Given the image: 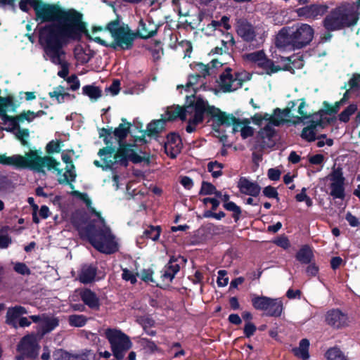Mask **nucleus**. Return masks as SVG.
Listing matches in <instances>:
<instances>
[{
	"label": "nucleus",
	"mask_w": 360,
	"mask_h": 360,
	"mask_svg": "<svg viewBox=\"0 0 360 360\" xmlns=\"http://www.w3.org/2000/svg\"><path fill=\"white\" fill-rule=\"evenodd\" d=\"M328 178L331 181L330 195L334 198L343 199L345 196V178L343 176L342 168L340 166L335 167V165H334Z\"/></svg>",
	"instance_id": "obj_16"
},
{
	"label": "nucleus",
	"mask_w": 360,
	"mask_h": 360,
	"mask_svg": "<svg viewBox=\"0 0 360 360\" xmlns=\"http://www.w3.org/2000/svg\"><path fill=\"white\" fill-rule=\"evenodd\" d=\"M37 150H30L25 153V155H14L6 156L5 154L0 155V164L3 165L13 166L16 169H29L37 172H44L43 168L46 167L47 169L56 171L60 174L62 169L58 168L60 162L52 156L41 157Z\"/></svg>",
	"instance_id": "obj_4"
},
{
	"label": "nucleus",
	"mask_w": 360,
	"mask_h": 360,
	"mask_svg": "<svg viewBox=\"0 0 360 360\" xmlns=\"http://www.w3.org/2000/svg\"><path fill=\"white\" fill-rule=\"evenodd\" d=\"M104 30L108 31L113 38V41L110 44L100 37L92 38L90 35V38L86 37L103 46L114 50H117L118 48L122 50H129L133 47L136 34L128 25L122 23L119 15H117L115 20L108 22Z\"/></svg>",
	"instance_id": "obj_8"
},
{
	"label": "nucleus",
	"mask_w": 360,
	"mask_h": 360,
	"mask_svg": "<svg viewBox=\"0 0 360 360\" xmlns=\"http://www.w3.org/2000/svg\"><path fill=\"white\" fill-rule=\"evenodd\" d=\"M263 195L268 198H274L278 202L280 198L276 188L271 186H267L262 191Z\"/></svg>",
	"instance_id": "obj_54"
},
{
	"label": "nucleus",
	"mask_w": 360,
	"mask_h": 360,
	"mask_svg": "<svg viewBox=\"0 0 360 360\" xmlns=\"http://www.w3.org/2000/svg\"><path fill=\"white\" fill-rule=\"evenodd\" d=\"M216 191V187L211 183L207 181H202L201 188L199 191L200 195H212Z\"/></svg>",
	"instance_id": "obj_50"
},
{
	"label": "nucleus",
	"mask_w": 360,
	"mask_h": 360,
	"mask_svg": "<svg viewBox=\"0 0 360 360\" xmlns=\"http://www.w3.org/2000/svg\"><path fill=\"white\" fill-rule=\"evenodd\" d=\"M66 172L63 174V178H58V182L59 184H68L73 189L75 188L72 182H74L77 177L76 172H71L69 169V165L66 166Z\"/></svg>",
	"instance_id": "obj_36"
},
{
	"label": "nucleus",
	"mask_w": 360,
	"mask_h": 360,
	"mask_svg": "<svg viewBox=\"0 0 360 360\" xmlns=\"http://www.w3.org/2000/svg\"><path fill=\"white\" fill-rule=\"evenodd\" d=\"M13 269L15 272L22 276L30 275L31 274L30 268L23 262H16L13 266Z\"/></svg>",
	"instance_id": "obj_57"
},
{
	"label": "nucleus",
	"mask_w": 360,
	"mask_h": 360,
	"mask_svg": "<svg viewBox=\"0 0 360 360\" xmlns=\"http://www.w3.org/2000/svg\"><path fill=\"white\" fill-rule=\"evenodd\" d=\"M301 138L308 142L316 140V131L304 127L300 135Z\"/></svg>",
	"instance_id": "obj_53"
},
{
	"label": "nucleus",
	"mask_w": 360,
	"mask_h": 360,
	"mask_svg": "<svg viewBox=\"0 0 360 360\" xmlns=\"http://www.w3.org/2000/svg\"><path fill=\"white\" fill-rule=\"evenodd\" d=\"M358 110L357 105L352 103L349 105L344 110H342L338 115V119L340 122L347 123L349 121L351 115H352Z\"/></svg>",
	"instance_id": "obj_42"
},
{
	"label": "nucleus",
	"mask_w": 360,
	"mask_h": 360,
	"mask_svg": "<svg viewBox=\"0 0 360 360\" xmlns=\"http://www.w3.org/2000/svg\"><path fill=\"white\" fill-rule=\"evenodd\" d=\"M200 75L198 74L195 75H190L188 78V82H186L185 86L183 85H178L177 89L179 88H185L187 91L191 87L193 86L195 84H198L200 79Z\"/></svg>",
	"instance_id": "obj_56"
},
{
	"label": "nucleus",
	"mask_w": 360,
	"mask_h": 360,
	"mask_svg": "<svg viewBox=\"0 0 360 360\" xmlns=\"http://www.w3.org/2000/svg\"><path fill=\"white\" fill-rule=\"evenodd\" d=\"M276 134V129L273 125L266 124L258 131L257 136L262 140V148H272L275 146L274 136Z\"/></svg>",
	"instance_id": "obj_26"
},
{
	"label": "nucleus",
	"mask_w": 360,
	"mask_h": 360,
	"mask_svg": "<svg viewBox=\"0 0 360 360\" xmlns=\"http://www.w3.org/2000/svg\"><path fill=\"white\" fill-rule=\"evenodd\" d=\"M314 35V28L307 23H297L291 27L282 28L276 37L278 48L301 49L309 45Z\"/></svg>",
	"instance_id": "obj_7"
},
{
	"label": "nucleus",
	"mask_w": 360,
	"mask_h": 360,
	"mask_svg": "<svg viewBox=\"0 0 360 360\" xmlns=\"http://www.w3.org/2000/svg\"><path fill=\"white\" fill-rule=\"evenodd\" d=\"M262 121L266 120L269 121V123L270 125L278 127L282 123L284 122V120L282 119H278L276 116H274V114L272 115H269V113H264L263 115H262Z\"/></svg>",
	"instance_id": "obj_55"
},
{
	"label": "nucleus",
	"mask_w": 360,
	"mask_h": 360,
	"mask_svg": "<svg viewBox=\"0 0 360 360\" xmlns=\"http://www.w3.org/2000/svg\"><path fill=\"white\" fill-rule=\"evenodd\" d=\"M99 138L103 139L106 146L101 148L98 152L100 157L104 156L102 160L105 162V167L108 169H112L115 165L127 167L129 165V155L131 148L134 144L129 143H118L119 147L116 149L112 141V128H101L99 129Z\"/></svg>",
	"instance_id": "obj_5"
},
{
	"label": "nucleus",
	"mask_w": 360,
	"mask_h": 360,
	"mask_svg": "<svg viewBox=\"0 0 360 360\" xmlns=\"http://www.w3.org/2000/svg\"><path fill=\"white\" fill-rule=\"evenodd\" d=\"M288 61H289L293 66V68L297 69L302 68L304 66V60L303 56H291L286 58Z\"/></svg>",
	"instance_id": "obj_61"
},
{
	"label": "nucleus",
	"mask_w": 360,
	"mask_h": 360,
	"mask_svg": "<svg viewBox=\"0 0 360 360\" xmlns=\"http://www.w3.org/2000/svg\"><path fill=\"white\" fill-rule=\"evenodd\" d=\"M60 143L61 142L59 140H52L50 142H49L46 146V151L48 153V155L59 153L60 151L61 148Z\"/></svg>",
	"instance_id": "obj_51"
},
{
	"label": "nucleus",
	"mask_w": 360,
	"mask_h": 360,
	"mask_svg": "<svg viewBox=\"0 0 360 360\" xmlns=\"http://www.w3.org/2000/svg\"><path fill=\"white\" fill-rule=\"evenodd\" d=\"M186 103L188 104V108H191L194 111V115L192 119L188 121L186 131L188 133H193L196 129V126L204 121L205 115L208 118L207 122H212V124L217 122V117L212 114L217 113L212 110L217 109L214 105H210L207 101L200 97H195L194 95L186 96Z\"/></svg>",
	"instance_id": "obj_10"
},
{
	"label": "nucleus",
	"mask_w": 360,
	"mask_h": 360,
	"mask_svg": "<svg viewBox=\"0 0 360 360\" xmlns=\"http://www.w3.org/2000/svg\"><path fill=\"white\" fill-rule=\"evenodd\" d=\"M146 155L141 156L137 154L134 149L131 148L129 160L131 161L134 164H139L142 162H146L147 165H149L150 162V156L147 153H144Z\"/></svg>",
	"instance_id": "obj_48"
},
{
	"label": "nucleus",
	"mask_w": 360,
	"mask_h": 360,
	"mask_svg": "<svg viewBox=\"0 0 360 360\" xmlns=\"http://www.w3.org/2000/svg\"><path fill=\"white\" fill-rule=\"evenodd\" d=\"M251 303L256 310L264 311L267 316L280 317L283 310V301L280 298L253 294L251 296Z\"/></svg>",
	"instance_id": "obj_12"
},
{
	"label": "nucleus",
	"mask_w": 360,
	"mask_h": 360,
	"mask_svg": "<svg viewBox=\"0 0 360 360\" xmlns=\"http://www.w3.org/2000/svg\"><path fill=\"white\" fill-rule=\"evenodd\" d=\"M65 87L58 85L56 86L53 91H51L49 93V96L51 98H56L58 103H61L60 97L65 93Z\"/></svg>",
	"instance_id": "obj_64"
},
{
	"label": "nucleus",
	"mask_w": 360,
	"mask_h": 360,
	"mask_svg": "<svg viewBox=\"0 0 360 360\" xmlns=\"http://www.w3.org/2000/svg\"><path fill=\"white\" fill-rule=\"evenodd\" d=\"M360 18V11L349 1H342L328 11L323 18L321 25L329 31H341L352 28L357 25Z\"/></svg>",
	"instance_id": "obj_6"
},
{
	"label": "nucleus",
	"mask_w": 360,
	"mask_h": 360,
	"mask_svg": "<svg viewBox=\"0 0 360 360\" xmlns=\"http://www.w3.org/2000/svg\"><path fill=\"white\" fill-rule=\"evenodd\" d=\"M323 106L324 108L320 109L318 112L311 114V117L315 118L318 117V115H320L321 117H324L323 116L325 115H331L336 114V112L333 110V105H331L328 101H323Z\"/></svg>",
	"instance_id": "obj_47"
},
{
	"label": "nucleus",
	"mask_w": 360,
	"mask_h": 360,
	"mask_svg": "<svg viewBox=\"0 0 360 360\" xmlns=\"http://www.w3.org/2000/svg\"><path fill=\"white\" fill-rule=\"evenodd\" d=\"M96 354L91 349H84L79 354H73V360H96Z\"/></svg>",
	"instance_id": "obj_46"
},
{
	"label": "nucleus",
	"mask_w": 360,
	"mask_h": 360,
	"mask_svg": "<svg viewBox=\"0 0 360 360\" xmlns=\"http://www.w3.org/2000/svg\"><path fill=\"white\" fill-rule=\"evenodd\" d=\"M167 141L163 143L165 153L171 158L174 159L180 153L182 148L181 136L176 132H170L167 136Z\"/></svg>",
	"instance_id": "obj_21"
},
{
	"label": "nucleus",
	"mask_w": 360,
	"mask_h": 360,
	"mask_svg": "<svg viewBox=\"0 0 360 360\" xmlns=\"http://www.w3.org/2000/svg\"><path fill=\"white\" fill-rule=\"evenodd\" d=\"M314 257L311 248L307 245H303L296 253L295 259L302 264H310Z\"/></svg>",
	"instance_id": "obj_32"
},
{
	"label": "nucleus",
	"mask_w": 360,
	"mask_h": 360,
	"mask_svg": "<svg viewBox=\"0 0 360 360\" xmlns=\"http://www.w3.org/2000/svg\"><path fill=\"white\" fill-rule=\"evenodd\" d=\"M326 356L328 360H347L344 353L338 347L328 349Z\"/></svg>",
	"instance_id": "obj_44"
},
{
	"label": "nucleus",
	"mask_w": 360,
	"mask_h": 360,
	"mask_svg": "<svg viewBox=\"0 0 360 360\" xmlns=\"http://www.w3.org/2000/svg\"><path fill=\"white\" fill-rule=\"evenodd\" d=\"M227 271L226 270H219L218 271V277L217 283L219 287H224L228 285L229 278L226 276Z\"/></svg>",
	"instance_id": "obj_60"
},
{
	"label": "nucleus",
	"mask_w": 360,
	"mask_h": 360,
	"mask_svg": "<svg viewBox=\"0 0 360 360\" xmlns=\"http://www.w3.org/2000/svg\"><path fill=\"white\" fill-rule=\"evenodd\" d=\"M86 221L87 217L84 212L78 211L72 214V223L82 240H87L94 248L103 254L112 255L118 251V245L109 227L98 226L94 222L83 226Z\"/></svg>",
	"instance_id": "obj_3"
},
{
	"label": "nucleus",
	"mask_w": 360,
	"mask_h": 360,
	"mask_svg": "<svg viewBox=\"0 0 360 360\" xmlns=\"http://www.w3.org/2000/svg\"><path fill=\"white\" fill-rule=\"evenodd\" d=\"M53 357L54 360H73V354L61 349L56 350Z\"/></svg>",
	"instance_id": "obj_52"
},
{
	"label": "nucleus",
	"mask_w": 360,
	"mask_h": 360,
	"mask_svg": "<svg viewBox=\"0 0 360 360\" xmlns=\"http://www.w3.org/2000/svg\"><path fill=\"white\" fill-rule=\"evenodd\" d=\"M122 278L126 281H130L131 284H135L137 282L136 275L127 268L122 270Z\"/></svg>",
	"instance_id": "obj_63"
},
{
	"label": "nucleus",
	"mask_w": 360,
	"mask_h": 360,
	"mask_svg": "<svg viewBox=\"0 0 360 360\" xmlns=\"http://www.w3.org/2000/svg\"><path fill=\"white\" fill-rule=\"evenodd\" d=\"M309 118H311V120H309V125L305 127L314 131H316L317 127L324 129L328 124H331L335 120V117H322L320 115L315 118L313 117Z\"/></svg>",
	"instance_id": "obj_34"
},
{
	"label": "nucleus",
	"mask_w": 360,
	"mask_h": 360,
	"mask_svg": "<svg viewBox=\"0 0 360 360\" xmlns=\"http://www.w3.org/2000/svg\"><path fill=\"white\" fill-rule=\"evenodd\" d=\"M309 340L303 338L300 341L299 347L293 348L292 351L295 356L301 358L302 360H308L309 358Z\"/></svg>",
	"instance_id": "obj_33"
},
{
	"label": "nucleus",
	"mask_w": 360,
	"mask_h": 360,
	"mask_svg": "<svg viewBox=\"0 0 360 360\" xmlns=\"http://www.w3.org/2000/svg\"><path fill=\"white\" fill-rule=\"evenodd\" d=\"M232 69L226 68L219 76V84L224 92L234 91L242 87L243 80L239 78V74L236 73L235 77L231 74Z\"/></svg>",
	"instance_id": "obj_20"
},
{
	"label": "nucleus",
	"mask_w": 360,
	"mask_h": 360,
	"mask_svg": "<svg viewBox=\"0 0 360 360\" xmlns=\"http://www.w3.org/2000/svg\"><path fill=\"white\" fill-rule=\"evenodd\" d=\"M351 90L360 89V74H354L348 82Z\"/></svg>",
	"instance_id": "obj_62"
},
{
	"label": "nucleus",
	"mask_w": 360,
	"mask_h": 360,
	"mask_svg": "<svg viewBox=\"0 0 360 360\" xmlns=\"http://www.w3.org/2000/svg\"><path fill=\"white\" fill-rule=\"evenodd\" d=\"M27 309L20 305L9 307L6 315V323L14 328H18V320L23 314H27Z\"/></svg>",
	"instance_id": "obj_27"
},
{
	"label": "nucleus",
	"mask_w": 360,
	"mask_h": 360,
	"mask_svg": "<svg viewBox=\"0 0 360 360\" xmlns=\"http://www.w3.org/2000/svg\"><path fill=\"white\" fill-rule=\"evenodd\" d=\"M165 270L164 271L163 274H162L161 277L163 279H168L170 282L172 281L174 278L175 277L176 274L180 270V266L178 264H166L165 265Z\"/></svg>",
	"instance_id": "obj_40"
},
{
	"label": "nucleus",
	"mask_w": 360,
	"mask_h": 360,
	"mask_svg": "<svg viewBox=\"0 0 360 360\" xmlns=\"http://www.w3.org/2000/svg\"><path fill=\"white\" fill-rule=\"evenodd\" d=\"M19 103H17L15 97L11 95L7 96H0V118L4 124L9 123L7 127H2L1 130H5L7 132L14 133L15 130H18L15 133V138L20 141V143L25 146L28 145L27 139L30 136L28 129H21L20 126V121L18 115L11 116L7 114L6 109L11 107L13 111H15L18 107Z\"/></svg>",
	"instance_id": "obj_9"
},
{
	"label": "nucleus",
	"mask_w": 360,
	"mask_h": 360,
	"mask_svg": "<svg viewBox=\"0 0 360 360\" xmlns=\"http://www.w3.org/2000/svg\"><path fill=\"white\" fill-rule=\"evenodd\" d=\"M237 186L241 193L252 197L258 196L261 192V187L257 182L250 181L245 176L239 179Z\"/></svg>",
	"instance_id": "obj_25"
},
{
	"label": "nucleus",
	"mask_w": 360,
	"mask_h": 360,
	"mask_svg": "<svg viewBox=\"0 0 360 360\" xmlns=\"http://www.w3.org/2000/svg\"><path fill=\"white\" fill-rule=\"evenodd\" d=\"M256 27L247 19L240 18L236 23V32L243 41L252 44V48H259L262 41H259L257 37Z\"/></svg>",
	"instance_id": "obj_15"
},
{
	"label": "nucleus",
	"mask_w": 360,
	"mask_h": 360,
	"mask_svg": "<svg viewBox=\"0 0 360 360\" xmlns=\"http://www.w3.org/2000/svg\"><path fill=\"white\" fill-rule=\"evenodd\" d=\"M59 325V319L57 317H50L43 314L42 323L40 325L39 333L41 336L51 333Z\"/></svg>",
	"instance_id": "obj_30"
},
{
	"label": "nucleus",
	"mask_w": 360,
	"mask_h": 360,
	"mask_svg": "<svg viewBox=\"0 0 360 360\" xmlns=\"http://www.w3.org/2000/svg\"><path fill=\"white\" fill-rule=\"evenodd\" d=\"M79 297L83 303L94 311H98L101 307V302L96 293L90 288H82L79 291Z\"/></svg>",
	"instance_id": "obj_24"
},
{
	"label": "nucleus",
	"mask_w": 360,
	"mask_h": 360,
	"mask_svg": "<svg viewBox=\"0 0 360 360\" xmlns=\"http://www.w3.org/2000/svg\"><path fill=\"white\" fill-rule=\"evenodd\" d=\"M347 319V315L338 309H330L326 314V323L336 329L345 326Z\"/></svg>",
	"instance_id": "obj_22"
},
{
	"label": "nucleus",
	"mask_w": 360,
	"mask_h": 360,
	"mask_svg": "<svg viewBox=\"0 0 360 360\" xmlns=\"http://www.w3.org/2000/svg\"><path fill=\"white\" fill-rule=\"evenodd\" d=\"M98 267L94 264H84L78 271V280L83 284H89L96 281Z\"/></svg>",
	"instance_id": "obj_23"
},
{
	"label": "nucleus",
	"mask_w": 360,
	"mask_h": 360,
	"mask_svg": "<svg viewBox=\"0 0 360 360\" xmlns=\"http://www.w3.org/2000/svg\"><path fill=\"white\" fill-rule=\"evenodd\" d=\"M224 165L218 161H212L207 164V171L212 174V176L217 179L223 174L221 169Z\"/></svg>",
	"instance_id": "obj_41"
},
{
	"label": "nucleus",
	"mask_w": 360,
	"mask_h": 360,
	"mask_svg": "<svg viewBox=\"0 0 360 360\" xmlns=\"http://www.w3.org/2000/svg\"><path fill=\"white\" fill-rule=\"evenodd\" d=\"M71 195L78 198L79 200L83 201L87 207L91 208V210L93 213H94L96 216L101 217L100 212H96L94 208L91 207L92 202L86 193H81L79 191H72Z\"/></svg>",
	"instance_id": "obj_43"
},
{
	"label": "nucleus",
	"mask_w": 360,
	"mask_h": 360,
	"mask_svg": "<svg viewBox=\"0 0 360 360\" xmlns=\"http://www.w3.org/2000/svg\"><path fill=\"white\" fill-rule=\"evenodd\" d=\"M84 37L90 38L88 23L83 15L63 27L51 31L47 37L39 41L50 61L60 66L61 70L58 72L60 78L65 79L69 74V63L65 60L64 47L81 42Z\"/></svg>",
	"instance_id": "obj_1"
},
{
	"label": "nucleus",
	"mask_w": 360,
	"mask_h": 360,
	"mask_svg": "<svg viewBox=\"0 0 360 360\" xmlns=\"http://www.w3.org/2000/svg\"><path fill=\"white\" fill-rule=\"evenodd\" d=\"M32 7L35 13V20L47 23L39 30V41L47 37L51 31L57 30L84 14L75 8H65L58 3L51 4L43 0H20V9L27 13Z\"/></svg>",
	"instance_id": "obj_2"
},
{
	"label": "nucleus",
	"mask_w": 360,
	"mask_h": 360,
	"mask_svg": "<svg viewBox=\"0 0 360 360\" xmlns=\"http://www.w3.org/2000/svg\"><path fill=\"white\" fill-rule=\"evenodd\" d=\"M256 330L257 327L252 322H245L243 328V333L246 338H250V337H252L255 334Z\"/></svg>",
	"instance_id": "obj_59"
},
{
	"label": "nucleus",
	"mask_w": 360,
	"mask_h": 360,
	"mask_svg": "<svg viewBox=\"0 0 360 360\" xmlns=\"http://www.w3.org/2000/svg\"><path fill=\"white\" fill-rule=\"evenodd\" d=\"M112 355L117 360H122L128 350L132 347L129 337L120 330L108 328L105 330Z\"/></svg>",
	"instance_id": "obj_11"
},
{
	"label": "nucleus",
	"mask_w": 360,
	"mask_h": 360,
	"mask_svg": "<svg viewBox=\"0 0 360 360\" xmlns=\"http://www.w3.org/2000/svg\"><path fill=\"white\" fill-rule=\"evenodd\" d=\"M212 110L216 111L217 113L212 114L213 116L217 117V122L211 124L212 130L220 134L221 127H233V133H236L239 131V127L243 126H248L250 123V120L248 118L240 120L235 117L233 114L227 113L226 112L221 110L219 108L213 109Z\"/></svg>",
	"instance_id": "obj_13"
},
{
	"label": "nucleus",
	"mask_w": 360,
	"mask_h": 360,
	"mask_svg": "<svg viewBox=\"0 0 360 360\" xmlns=\"http://www.w3.org/2000/svg\"><path fill=\"white\" fill-rule=\"evenodd\" d=\"M197 70L199 72L198 75H200V77L205 78L207 76L210 75L212 72H210V64L205 65L202 63L196 64Z\"/></svg>",
	"instance_id": "obj_58"
},
{
	"label": "nucleus",
	"mask_w": 360,
	"mask_h": 360,
	"mask_svg": "<svg viewBox=\"0 0 360 360\" xmlns=\"http://www.w3.org/2000/svg\"><path fill=\"white\" fill-rule=\"evenodd\" d=\"M165 130V120L162 119L153 120L147 124L146 130H141L142 132L141 136H134V143L136 146V143H141L146 144L148 143L146 139V135L149 137H153L155 140L159 141V135Z\"/></svg>",
	"instance_id": "obj_19"
},
{
	"label": "nucleus",
	"mask_w": 360,
	"mask_h": 360,
	"mask_svg": "<svg viewBox=\"0 0 360 360\" xmlns=\"http://www.w3.org/2000/svg\"><path fill=\"white\" fill-rule=\"evenodd\" d=\"M153 25L155 27L153 30H148L146 22H144L143 20H141L139 25V37L143 39L154 37L157 34L158 27L155 25Z\"/></svg>",
	"instance_id": "obj_35"
},
{
	"label": "nucleus",
	"mask_w": 360,
	"mask_h": 360,
	"mask_svg": "<svg viewBox=\"0 0 360 360\" xmlns=\"http://www.w3.org/2000/svg\"><path fill=\"white\" fill-rule=\"evenodd\" d=\"M82 94L91 99L97 100L102 96V91L98 86L86 85L82 87Z\"/></svg>",
	"instance_id": "obj_39"
},
{
	"label": "nucleus",
	"mask_w": 360,
	"mask_h": 360,
	"mask_svg": "<svg viewBox=\"0 0 360 360\" xmlns=\"http://www.w3.org/2000/svg\"><path fill=\"white\" fill-rule=\"evenodd\" d=\"M13 280V274L10 270L5 269L4 266L0 264V284L4 285L11 282Z\"/></svg>",
	"instance_id": "obj_49"
},
{
	"label": "nucleus",
	"mask_w": 360,
	"mask_h": 360,
	"mask_svg": "<svg viewBox=\"0 0 360 360\" xmlns=\"http://www.w3.org/2000/svg\"><path fill=\"white\" fill-rule=\"evenodd\" d=\"M221 198L224 202V208L227 211L233 212L232 217L233 218L234 221L237 222L240 219L242 213L240 207L237 205L234 202L229 201L230 195L227 193L223 195Z\"/></svg>",
	"instance_id": "obj_31"
},
{
	"label": "nucleus",
	"mask_w": 360,
	"mask_h": 360,
	"mask_svg": "<svg viewBox=\"0 0 360 360\" xmlns=\"http://www.w3.org/2000/svg\"><path fill=\"white\" fill-rule=\"evenodd\" d=\"M162 232V228L160 226L149 225L144 230L143 236L146 238L151 239L153 241H157Z\"/></svg>",
	"instance_id": "obj_37"
},
{
	"label": "nucleus",
	"mask_w": 360,
	"mask_h": 360,
	"mask_svg": "<svg viewBox=\"0 0 360 360\" xmlns=\"http://www.w3.org/2000/svg\"><path fill=\"white\" fill-rule=\"evenodd\" d=\"M121 120L122 123L114 130L112 129V134H113L117 139L118 143H127L125 139L129 134L130 128L132 125L131 122L127 121L126 118L122 117Z\"/></svg>",
	"instance_id": "obj_29"
},
{
	"label": "nucleus",
	"mask_w": 360,
	"mask_h": 360,
	"mask_svg": "<svg viewBox=\"0 0 360 360\" xmlns=\"http://www.w3.org/2000/svg\"><path fill=\"white\" fill-rule=\"evenodd\" d=\"M295 101H290L288 103V105L285 108L281 110L278 108H276V109H274V115L276 116L278 119L282 120H283V117H290L291 115V110L295 107Z\"/></svg>",
	"instance_id": "obj_45"
},
{
	"label": "nucleus",
	"mask_w": 360,
	"mask_h": 360,
	"mask_svg": "<svg viewBox=\"0 0 360 360\" xmlns=\"http://www.w3.org/2000/svg\"><path fill=\"white\" fill-rule=\"evenodd\" d=\"M39 345L34 334H28L21 338L17 345V352L25 355L27 359L34 360L39 354Z\"/></svg>",
	"instance_id": "obj_18"
},
{
	"label": "nucleus",
	"mask_w": 360,
	"mask_h": 360,
	"mask_svg": "<svg viewBox=\"0 0 360 360\" xmlns=\"http://www.w3.org/2000/svg\"><path fill=\"white\" fill-rule=\"evenodd\" d=\"M244 60L255 63L262 69L266 75H271L281 71V66L276 65L274 60L267 58L264 50H259L243 55Z\"/></svg>",
	"instance_id": "obj_14"
},
{
	"label": "nucleus",
	"mask_w": 360,
	"mask_h": 360,
	"mask_svg": "<svg viewBox=\"0 0 360 360\" xmlns=\"http://www.w3.org/2000/svg\"><path fill=\"white\" fill-rule=\"evenodd\" d=\"M68 321L70 326L81 328L86 324L88 318L83 314H71L68 316Z\"/></svg>",
	"instance_id": "obj_38"
},
{
	"label": "nucleus",
	"mask_w": 360,
	"mask_h": 360,
	"mask_svg": "<svg viewBox=\"0 0 360 360\" xmlns=\"http://www.w3.org/2000/svg\"><path fill=\"white\" fill-rule=\"evenodd\" d=\"M329 11V6L324 3H314L297 9L298 16L311 20L324 18Z\"/></svg>",
	"instance_id": "obj_17"
},
{
	"label": "nucleus",
	"mask_w": 360,
	"mask_h": 360,
	"mask_svg": "<svg viewBox=\"0 0 360 360\" xmlns=\"http://www.w3.org/2000/svg\"><path fill=\"white\" fill-rule=\"evenodd\" d=\"M186 106L181 107L179 105L172 106L168 108L166 111V115L167 116L166 118H162L165 120V123L167 122H172L176 120L177 118L180 119L181 121L186 120V114L189 112L188 108V104L186 102Z\"/></svg>",
	"instance_id": "obj_28"
}]
</instances>
